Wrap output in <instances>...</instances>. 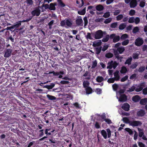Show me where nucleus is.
<instances>
[{"label":"nucleus","instance_id":"nucleus-1","mask_svg":"<svg viewBox=\"0 0 147 147\" xmlns=\"http://www.w3.org/2000/svg\"><path fill=\"white\" fill-rule=\"evenodd\" d=\"M107 68L110 69H112L113 68V69H115L117 66L119 65V63L117 62L116 61H113V60L111 61H110L108 62L107 63Z\"/></svg>","mask_w":147,"mask_h":147},{"label":"nucleus","instance_id":"nucleus-2","mask_svg":"<svg viewBox=\"0 0 147 147\" xmlns=\"http://www.w3.org/2000/svg\"><path fill=\"white\" fill-rule=\"evenodd\" d=\"M103 32L101 30L97 31L94 34V38L96 39H99L103 36Z\"/></svg>","mask_w":147,"mask_h":147},{"label":"nucleus","instance_id":"nucleus-3","mask_svg":"<svg viewBox=\"0 0 147 147\" xmlns=\"http://www.w3.org/2000/svg\"><path fill=\"white\" fill-rule=\"evenodd\" d=\"M144 43V40L142 38L138 37L137 38L135 41V45L139 47L142 45Z\"/></svg>","mask_w":147,"mask_h":147},{"label":"nucleus","instance_id":"nucleus-4","mask_svg":"<svg viewBox=\"0 0 147 147\" xmlns=\"http://www.w3.org/2000/svg\"><path fill=\"white\" fill-rule=\"evenodd\" d=\"M110 39H113V42L115 43L119 40L120 37L119 35H116L115 34H112L110 35Z\"/></svg>","mask_w":147,"mask_h":147},{"label":"nucleus","instance_id":"nucleus-5","mask_svg":"<svg viewBox=\"0 0 147 147\" xmlns=\"http://www.w3.org/2000/svg\"><path fill=\"white\" fill-rule=\"evenodd\" d=\"M12 92L11 91H9L7 89L3 90L1 92V94L3 97H5L6 96H9L11 95V93Z\"/></svg>","mask_w":147,"mask_h":147},{"label":"nucleus","instance_id":"nucleus-6","mask_svg":"<svg viewBox=\"0 0 147 147\" xmlns=\"http://www.w3.org/2000/svg\"><path fill=\"white\" fill-rule=\"evenodd\" d=\"M130 122V125L132 127L140 126L142 124L141 122L139 121L133 120L131 121Z\"/></svg>","mask_w":147,"mask_h":147},{"label":"nucleus","instance_id":"nucleus-7","mask_svg":"<svg viewBox=\"0 0 147 147\" xmlns=\"http://www.w3.org/2000/svg\"><path fill=\"white\" fill-rule=\"evenodd\" d=\"M31 13L32 15V17L35 16H38L40 13V10L38 8H36L35 9L32 11L31 12Z\"/></svg>","mask_w":147,"mask_h":147},{"label":"nucleus","instance_id":"nucleus-8","mask_svg":"<svg viewBox=\"0 0 147 147\" xmlns=\"http://www.w3.org/2000/svg\"><path fill=\"white\" fill-rule=\"evenodd\" d=\"M30 77H26L25 76H23L21 77L20 78V80L22 83L21 84V86L23 85L24 83L27 82L29 79Z\"/></svg>","mask_w":147,"mask_h":147},{"label":"nucleus","instance_id":"nucleus-9","mask_svg":"<svg viewBox=\"0 0 147 147\" xmlns=\"http://www.w3.org/2000/svg\"><path fill=\"white\" fill-rule=\"evenodd\" d=\"M127 100V96L125 94L120 95L119 98V101L121 102H126Z\"/></svg>","mask_w":147,"mask_h":147},{"label":"nucleus","instance_id":"nucleus-10","mask_svg":"<svg viewBox=\"0 0 147 147\" xmlns=\"http://www.w3.org/2000/svg\"><path fill=\"white\" fill-rule=\"evenodd\" d=\"M137 5V0H131L129 3L130 7L131 8H134Z\"/></svg>","mask_w":147,"mask_h":147},{"label":"nucleus","instance_id":"nucleus-11","mask_svg":"<svg viewBox=\"0 0 147 147\" xmlns=\"http://www.w3.org/2000/svg\"><path fill=\"white\" fill-rule=\"evenodd\" d=\"M12 51L11 49H7L5 53L4 57L6 58L9 57L11 55Z\"/></svg>","mask_w":147,"mask_h":147},{"label":"nucleus","instance_id":"nucleus-12","mask_svg":"<svg viewBox=\"0 0 147 147\" xmlns=\"http://www.w3.org/2000/svg\"><path fill=\"white\" fill-rule=\"evenodd\" d=\"M130 105L127 103H125L121 106V108L125 111H128L129 110Z\"/></svg>","mask_w":147,"mask_h":147},{"label":"nucleus","instance_id":"nucleus-13","mask_svg":"<svg viewBox=\"0 0 147 147\" xmlns=\"http://www.w3.org/2000/svg\"><path fill=\"white\" fill-rule=\"evenodd\" d=\"M145 114V111L142 109H140L137 113V116L138 117H142Z\"/></svg>","mask_w":147,"mask_h":147},{"label":"nucleus","instance_id":"nucleus-14","mask_svg":"<svg viewBox=\"0 0 147 147\" xmlns=\"http://www.w3.org/2000/svg\"><path fill=\"white\" fill-rule=\"evenodd\" d=\"M76 24L78 26H82L83 24V21L81 18L77 19L76 20Z\"/></svg>","mask_w":147,"mask_h":147},{"label":"nucleus","instance_id":"nucleus-15","mask_svg":"<svg viewBox=\"0 0 147 147\" xmlns=\"http://www.w3.org/2000/svg\"><path fill=\"white\" fill-rule=\"evenodd\" d=\"M119 71L116 70L114 73V76L115 78H114L116 81H118L119 80L120 78L119 76Z\"/></svg>","mask_w":147,"mask_h":147},{"label":"nucleus","instance_id":"nucleus-16","mask_svg":"<svg viewBox=\"0 0 147 147\" xmlns=\"http://www.w3.org/2000/svg\"><path fill=\"white\" fill-rule=\"evenodd\" d=\"M140 99V96L138 95L133 96L132 98V100L135 102H137Z\"/></svg>","mask_w":147,"mask_h":147},{"label":"nucleus","instance_id":"nucleus-17","mask_svg":"<svg viewBox=\"0 0 147 147\" xmlns=\"http://www.w3.org/2000/svg\"><path fill=\"white\" fill-rule=\"evenodd\" d=\"M55 86V84L53 83H52L50 85H47L43 86V88H46L49 90L52 89Z\"/></svg>","mask_w":147,"mask_h":147},{"label":"nucleus","instance_id":"nucleus-18","mask_svg":"<svg viewBox=\"0 0 147 147\" xmlns=\"http://www.w3.org/2000/svg\"><path fill=\"white\" fill-rule=\"evenodd\" d=\"M102 42L101 40H99V41H94L92 45L94 47H98L100 45Z\"/></svg>","mask_w":147,"mask_h":147},{"label":"nucleus","instance_id":"nucleus-19","mask_svg":"<svg viewBox=\"0 0 147 147\" xmlns=\"http://www.w3.org/2000/svg\"><path fill=\"white\" fill-rule=\"evenodd\" d=\"M132 58L131 57H130L128 58L126 60V61L125 62V64H127L128 65H129L131 64V62L132 61Z\"/></svg>","mask_w":147,"mask_h":147},{"label":"nucleus","instance_id":"nucleus-20","mask_svg":"<svg viewBox=\"0 0 147 147\" xmlns=\"http://www.w3.org/2000/svg\"><path fill=\"white\" fill-rule=\"evenodd\" d=\"M66 24L69 27H71L72 25V23L70 19H67L66 21Z\"/></svg>","mask_w":147,"mask_h":147},{"label":"nucleus","instance_id":"nucleus-21","mask_svg":"<svg viewBox=\"0 0 147 147\" xmlns=\"http://www.w3.org/2000/svg\"><path fill=\"white\" fill-rule=\"evenodd\" d=\"M122 121L123 122L125 123H129V124L130 125V123H131L130 121L129 120L128 118L127 117H124L122 119Z\"/></svg>","mask_w":147,"mask_h":147},{"label":"nucleus","instance_id":"nucleus-22","mask_svg":"<svg viewBox=\"0 0 147 147\" xmlns=\"http://www.w3.org/2000/svg\"><path fill=\"white\" fill-rule=\"evenodd\" d=\"M101 134L102 135L105 139H106L107 137V135L106 131L104 129L101 131Z\"/></svg>","mask_w":147,"mask_h":147},{"label":"nucleus","instance_id":"nucleus-23","mask_svg":"<svg viewBox=\"0 0 147 147\" xmlns=\"http://www.w3.org/2000/svg\"><path fill=\"white\" fill-rule=\"evenodd\" d=\"M125 50V49L123 47H121L118 48L117 51H118L120 54H122Z\"/></svg>","mask_w":147,"mask_h":147},{"label":"nucleus","instance_id":"nucleus-24","mask_svg":"<svg viewBox=\"0 0 147 147\" xmlns=\"http://www.w3.org/2000/svg\"><path fill=\"white\" fill-rule=\"evenodd\" d=\"M86 93L88 94L91 93L92 91V88L90 87H87L86 88Z\"/></svg>","mask_w":147,"mask_h":147},{"label":"nucleus","instance_id":"nucleus-25","mask_svg":"<svg viewBox=\"0 0 147 147\" xmlns=\"http://www.w3.org/2000/svg\"><path fill=\"white\" fill-rule=\"evenodd\" d=\"M126 26V24L125 23L121 24L119 26V29L120 30H123L125 28Z\"/></svg>","mask_w":147,"mask_h":147},{"label":"nucleus","instance_id":"nucleus-26","mask_svg":"<svg viewBox=\"0 0 147 147\" xmlns=\"http://www.w3.org/2000/svg\"><path fill=\"white\" fill-rule=\"evenodd\" d=\"M104 9V7L101 5H98L96 7V10L98 11H100L103 10Z\"/></svg>","mask_w":147,"mask_h":147},{"label":"nucleus","instance_id":"nucleus-27","mask_svg":"<svg viewBox=\"0 0 147 147\" xmlns=\"http://www.w3.org/2000/svg\"><path fill=\"white\" fill-rule=\"evenodd\" d=\"M109 38H110V36L107 35L102 39V41L104 42H106L108 41Z\"/></svg>","mask_w":147,"mask_h":147},{"label":"nucleus","instance_id":"nucleus-28","mask_svg":"<svg viewBox=\"0 0 147 147\" xmlns=\"http://www.w3.org/2000/svg\"><path fill=\"white\" fill-rule=\"evenodd\" d=\"M104 78L101 76H98L96 78V81L98 82H101L104 80Z\"/></svg>","mask_w":147,"mask_h":147},{"label":"nucleus","instance_id":"nucleus-29","mask_svg":"<svg viewBox=\"0 0 147 147\" xmlns=\"http://www.w3.org/2000/svg\"><path fill=\"white\" fill-rule=\"evenodd\" d=\"M147 103V98H145L141 100L140 103L142 105H144Z\"/></svg>","mask_w":147,"mask_h":147},{"label":"nucleus","instance_id":"nucleus-30","mask_svg":"<svg viewBox=\"0 0 147 147\" xmlns=\"http://www.w3.org/2000/svg\"><path fill=\"white\" fill-rule=\"evenodd\" d=\"M127 71L126 68L125 66L121 67V69L120 70V72L122 74H125Z\"/></svg>","mask_w":147,"mask_h":147},{"label":"nucleus","instance_id":"nucleus-31","mask_svg":"<svg viewBox=\"0 0 147 147\" xmlns=\"http://www.w3.org/2000/svg\"><path fill=\"white\" fill-rule=\"evenodd\" d=\"M138 129L139 131V136L140 137H142L144 134L143 129H140L139 128H138Z\"/></svg>","mask_w":147,"mask_h":147},{"label":"nucleus","instance_id":"nucleus-32","mask_svg":"<svg viewBox=\"0 0 147 147\" xmlns=\"http://www.w3.org/2000/svg\"><path fill=\"white\" fill-rule=\"evenodd\" d=\"M56 9L55 7L54 4L53 3H51L49 5V9L51 10H55Z\"/></svg>","mask_w":147,"mask_h":147},{"label":"nucleus","instance_id":"nucleus-33","mask_svg":"<svg viewBox=\"0 0 147 147\" xmlns=\"http://www.w3.org/2000/svg\"><path fill=\"white\" fill-rule=\"evenodd\" d=\"M102 49V47H97L95 48L96 53L97 54H99L100 52Z\"/></svg>","mask_w":147,"mask_h":147},{"label":"nucleus","instance_id":"nucleus-34","mask_svg":"<svg viewBox=\"0 0 147 147\" xmlns=\"http://www.w3.org/2000/svg\"><path fill=\"white\" fill-rule=\"evenodd\" d=\"M26 2L28 6H32L33 3V1L32 0H26Z\"/></svg>","mask_w":147,"mask_h":147},{"label":"nucleus","instance_id":"nucleus-35","mask_svg":"<svg viewBox=\"0 0 147 147\" xmlns=\"http://www.w3.org/2000/svg\"><path fill=\"white\" fill-rule=\"evenodd\" d=\"M55 131V130L53 129L52 131H51V132H49V131L46 129L45 130V134L47 136H49L51 135V133H53Z\"/></svg>","mask_w":147,"mask_h":147},{"label":"nucleus","instance_id":"nucleus-36","mask_svg":"<svg viewBox=\"0 0 147 147\" xmlns=\"http://www.w3.org/2000/svg\"><path fill=\"white\" fill-rule=\"evenodd\" d=\"M146 3L145 0H142L140 2L139 6L141 7H144Z\"/></svg>","mask_w":147,"mask_h":147},{"label":"nucleus","instance_id":"nucleus-37","mask_svg":"<svg viewBox=\"0 0 147 147\" xmlns=\"http://www.w3.org/2000/svg\"><path fill=\"white\" fill-rule=\"evenodd\" d=\"M128 35L126 34H123L120 37V39L121 40H123L128 38Z\"/></svg>","mask_w":147,"mask_h":147},{"label":"nucleus","instance_id":"nucleus-38","mask_svg":"<svg viewBox=\"0 0 147 147\" xmlns=\"http://www.w3.org/2000/svg\"><path fill=\"white\" fill-rule=\"evenodd\" d=\"M47 96L49 100H55L56 99V98L54 96H52L48 94L47 95Z\"/></svg>","mask_w":147,"mask_h":147},{"label":"nucleus","instance_id":"nucleus-39","mask_svg":"<svg viewBox=\"0 0 147 147\" xmlns=\"http://www.w3.org/2000/svg\"><path fill=\"white\" fill-rule=\"evenodd\" d=\"M21 25V22L20 21L18 22L16 24H15L14 25H13V29L14 28H17L19 27Z\"/></svg>","mask_w":147,"mask_h":147},{"label":"nucleus","instance_id":"nucleus-40","mask_svg":"<svg viewBox=\"0 0 147 147\" xmlns=\"http://www.w3.org/2000/svg\"><path fill=\"white\" fill-rule=\"evenodd\" d=\"M59 5L61 7H64L65 6V4L63 3L61 0H57Z\"/></svg>","mask_w":147,"mask_h":147},{"label":"nucleus","instance_id":"nucleus-41","mask_svg":"<svg viewBox=\"0 0 147 147\" xmlns=\"http://www.w3.org/2000/svg\"><path fill=\"white\" fill-rule=\"evenodd\" d=\"M138 63L137 62H136L133 64H132L131 65L130 67V69H135L138 66Z\"/></svg>","mask_w":147,"mask_h":147},{"label":"nucleus","instance_id":"nucleus-42","mask_svg":"<svg viewBox=\"0 0 147 147\" xmlns=\"http://www.w3.org/2000/svg\"><path fill=\"white\" fill-rule=\"evenodd\" d=\"M146 69L144 66H140L138 69V71L140 72H143Z\"/></svg>","mask_w":147,"mask_h":147},{"label":"nucleus","instance_id":"nucleus-43","mask_svg":"<svg viewBox=\"0 0 147 147\" xmlns=\"http://www.w3.org/2000/svg\"><path fill=\"white\" fill-rule=\"evenodd\" d=\"M113 54L111 53H107L105 55V57L108 58H111L113 57Z\"/></svg>","mask_w":147,"mask_h":147},{"label":"nucleus","instance_id":"nucleus-44","mask_svg":"<svg viewBox=\"0 0 147 147\" xmlns=\"http://www.w3.org/2000/svg\"><path fill=\"white\" fill-rule=\"evenodd\" d=\"M139 53H134L133 54V58L134 59H138L139 58Z\"/></svg>","mask_w":147,"mask_h":147},{"label":"nucleus","instance_id":"nucleus-45","mask_svg":"<svg viewBox=\"0 0 147 147\" xmlns=\"http://www.w3.org/2000/svg\"><path fill=\"white\" fill-rule=\"evenodd\" d=\"M125 130L126 131L128 132L130 135H131L133 134V131L130 128H126L125 129Z\"/></svg>","mask_w":147,"mask_h":147},{"label":"nucleus","instance_id":"nucleus-46","mask_svg":"<svg viewBox=\"0 0 147 147\" xmlns=\"http://www.w3.org/2000/svg\"><path fill=\"white\" fill-rule=\"evenodd\" d=\"M89 85V83L88 81H84L83 83V85L84 87L86 88L87 87H88V86Z\"/></svg>","mask_w":147,"mask_h":147},{"label":"nucleus","instance_id":"nucleus-47","mask_svg":"<svg viewBox=\"0 0 147 147\" xmlns=\"http://www.w3.org/2000/svg\"><path fill=\"white\" fill-rule=\"evenodd\" d=\"M110 15V13L109 12H107L104 13L103 16V17L105 18H107L109 17Z\"/></svg>","mask_w":147,"mask_h":147},{"label":"nucleus","instance_id":"nucleus-48","mask_svg":"<svg viewBox=\"0 0 147 147\" xmlns=\"http://www.w3.org/2000/svg\"><path fill=\"white\" fill-rule=\"evenodd\" d=\"M128 22L129 23H132L134 22V17H130L128 20Z\"/></svg>","mask_w":147,"mask_h":147},{"label":"nucleus","instance_id":"nucleus-49","mask_svg":"<svg viewBox=\"0 0 147 147\" xmlns=\"http://www.w3.org/2000/svg\"><path fill=\"white\" fill-rule=\"evenodd\" d=\"M123 18V16L122 14H119L117 16L116 18L117 21L121 20Z\"/></svg>","mask_w":147,"mask_h":147},{"label":"nucleus","instance_id":"nucleus-50","mask_svg":"<svg viewBox=\"0 0 147 147\" xmlns=\"http://www.w3.org/2000/svg\"><path fill=\"white\" fill-rule=\"evenodd\" d=\"M136 13L134 9H131L129 11V14L130 16H133Z\"/></svg>","mask_w":147,"mask_h":147},{"label":"nucleus","instance_id":"nucleus-51","mask_svg":"<svg viewBox=\"0 0 147 147\" xmlns=\"http://www.w3.org/2000/svg\"><path fill=\"white\" fill-rule=\"evenodd\" d=\"M54 20H52L48 24L49 28L51 29L52 28V26L54 23Z\"/></svg>","mask_w":147,"mask_h":147},{"label":"nucleus","instance_id":"nucleus-52","mask_svg":"<svg viewBox=\"0 0 147 147\" xmlns=\"http://www.w3.org/2000/svg\"><path fill=\"white\" fill-rule=\"evenodd\" d=\"M129 42V40L128 39H127L122 42V45L124 46H125L128 44Z\"/></svg>","mask_w":147,"mask_h":147},{"label":"nucleus","instance_id":"nucleus-53","mask_svg":"<svg viewBox=\"0 0 147 147\" xmlns=\"http://www.w3.org/2000/svg\"><path fill=\"white\" fill-rule=\"evenodd\" d=\"M117 25V22H114L111 24L110 27L111 28H115Z\"/></svg>","mask_w":147,"mask_h":147},{"label":"nucleus","instance_id":"nucleus-54","mask_svg":"<svg viewBox=\"0 0 147 147\" xmlns=\"http://www.w3.org/2000/svg\"><path fill=\"white\" fill-rule=\"evenodd\" d=\"M139 30V28L138 27H135L133 29V32L134 33H136L138 32Z\"/></svg>","mask_w":147,"mask_h":147},{"label":"nucleus","instance_id":"nucleus-55","mask_svg":"<svg viewBox=\"0 0 147 147\" xmlns=\"http://www.w3.org/2000/svg\"><path fill=\"white\" fill-rule=\"evenodd\" d=\"M112 87L113 90L114 91H116L117 90L118 87V84H114L113 85Z\"/></svg>","mask_w":147,"mask_h":147},{"label":"nucleus","instance_id":"nucleus-56","mask_svg":"<svg viewBox=\"0 0 147 147\" xmlns=\"http://www.w3.org/2000/svg\"><path fill=\"white\" fill-rule=\"evenodd\" d=\"M112 20V19L111 18H109L106 19L104 21V23L105 24H107L110 23Z\"/></svg>","mask_w":147,"mask_h":147},{"label":"nucleus","instance_id":"nucleus-57","mask_svg":"<svg viewBox=\"0 0 147 147\" xmlns=\"http://www.w3.org/2000/svg\"><path fill=\"white\" fill-rule=\"evenodd\" d=\"M135 90V87L134 86H132L131 88H129L127 91L128 92H131Z\"/></svg>","mask_w":147,"mask_h":147},{"label":"nucleus","instance_id":"nucleus-58","mask_svg":"<svg viewBox=\"0 0 147 147\" xmlns=\"http://www.w3.org/2000/svg\"><path fill=\"white\" fill-rule=\"evenodd\" d=\"M53 117H49L48 116H45L44 117V119L45 120L47 119L49 120V121H53Z\"/></svg>","mask_w":147,"mask_h":147},{"label":"nucleus","instance_id":"nucleus-59","mask_svg":"<svg viewBox=\"0 0 147 147\" xmlns=\"http://www.w3.org/2000/svg\"><path fill=\"white\" fill-rule=\"evenodd\" d=\"M115 80L114 78H110L108 80L107 82L109 83H113L114 82Z\"/></svg>","mask_w":147,"mask_h":147},{"label":"nucleus","instance_id":"nucleus-60","mask_svg":"<svg viewBox=\"0 0 147 147\" xmlns=\"http://www.w3.org/2000/svg\"><path fill=\"white\" fill-rule=\"evenodd\" d=\"M95 92L98 94H100L102 93L101 89L99 88H97L95 90Z\"/></svg>","mask_w":147,"mask_h":147},{"label":"nucleus","instance_id":"nucleus-61","mask_svg":"<svg viewBox=\"0 0 147 147\" xmlns=\"http://www.w3.org/2000/svg\"><path fill=\"white\" fill-rule=\"evenodd\" d=\"M43 131H44L43 129H41L39 131V137H41L43 136V135H44Z\"/></svg>","mask_w":147,"mask_h":147},{"label":"nucleus","instance_id":"nucleus-62","mask_svg":"<svg viewBox=\"0 0 147 147\" xmlns=\"http://www.w3.org/2000/svg\"><path fill=\"white\" fill-rule=\"evenodd\" d=\"M107 132V133L108 137L110 138L111 137V131L110 129L109 128H108L106 129Z\"/></svg>","mask_w":147,"mask_h":147},{"label":"nucleus","instance_id":"nucleus-63","mask_svg":"<svg viewBox=\"0 0 147 147\" xmlns=\"http://www.w3.org/2000/svg\"><path fill=\"white\" fill-rule=\"evenodd\" d=\"M97 62L96 60H95L93 62V64L92 66V68L93 69L97 65Z\"/></svg>","mask_w":147,"mask_h":147},{"label":"nucleus","instance_id":"nucleus-64","mask_svg":"<svg viewBox=\"0 0 147 147\" xmlns=\"http://www.w3.org/2000/svg\"><path fill=\"white\" fill-rule=\"evenodd\" d=\"M66 98H67L68 100L72 99L73 98V96L70 94H69L66 95Z\"/></svg>","mask_w":147,"mask_h":147}]
</instances>
